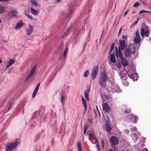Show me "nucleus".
I'll return each mask as SVG.
<instances>
[{"mask_svg": "<svg viewBox=\"0 0 151 151\" xmlns=\"http://www.w3.org/2000/svg\"><path fill=\"white\" fill-rule=\"evenodd\" d=\"M12 104L11 103L10 104L8 108V109L9 110L11 108V106H12Z\"/></svg>", "mask_w": 151, "mask_h": 151, "instance_id": "8fccbe9b", "label": "nucleus"}, {"mask_svg": "<svg viewBox=\"0 0 151 151\" xmlns=\"http://www.w3.org/2000/svg\"><path fill=\"white\" fill-rule=\"evenodd\" d=\"M36 68V65H35L31 70L29 71L25 80V82H27L30 78L32 77L35 72Z\"/></svg>", "mask_w": 151, "mask_h": 151, "instance_id": "0eeeda50", "label": "nucleus"}, {"mask_svg": "<svg viewBox=\"0 0 151 151\" xmlns=\"http://www.w3.org/2000/svg\"><path fill=\"white\" fill-rule=\"evenodd\" d=\"M30 2L32 3L33 5L35 6H37L38 5L37 3L34 0H31Z\"/></svg>", "mask_w": 151, "mask_h": 151, "instance_id": "e433bc0d", "label": "nucleus"}, {"mask_svg": "<svg viewBox=\"0 0 151 151\" xmlns=\"http://www.w3.org/2000/svg\"><path fill=\"white\" fill-rule=\"evenodd\" d=\"M25 14L26 15V16L28 17V18L30 19H34L35 20L37 21V20L36 19L33 18L32 16L29 15V14L25 13Z\"/></svg>", "mask_w": 151, "mask_h": 151, "instance_id": "c756f323", "label": "nucleus"}, {"mask_svg": "<svg viewBox=\"0 0 151 151\" xmlns=\"http://www.w3.org/2000/svg\"><path fill=\"white\" fill-rule=\"evenodd\" d=\"M130 112V110L129 109H127L125 111V113H126V114H127V113H129Z\"/></svg>", "mask_w": 151, "mask_h": 151, "instance_id": "49530a36", "label": "nucleus"}, {"mask_svg": "<svg viewBox=\"0 0 151 151\" xmlns=\"http://www.w3.org/2000/svg\"><path fill=\"white\" fill-rule=\"evenodd\" d=\"M107 80L106 72L103 71L100 75V83L102 87H105L106 86V81Z\"/></svg>", "mask_w": 151, "mask_h": 151, "instance_id": "7ed1b4c3", "label": "nucleus"}, {"mask_svg": "<svg viewBox=\"0 0 151 151\" xmlns=\"http://www.w3.org/2000/svg\"><path fill=\"white\" fill-rule=\"evenodd\" d=\"M10 66L9 65L8 63H7L6 65V69H7L9 68V67Z\"/></svg>", "mask_w": 151, "mask_h": 151, "instance_id": "3c124183", "label": "nucleus"}, {"mask_svg": "<svg viewBox=\"0 0 151 151\" xmlns=\"http://www.w3.org/2000/svg\"><path fill=\"white\" fill-rule=\"evenodd\" d=\"M137 128L136 127H134L131 129V130L132 131L135 132L137 130Z\"/></svg>", "mask_w": 151, "mask_h": 151, "instance_id": "4c0bfd02", "label": "nucleus"}, {"mask_svg": "<svg viewBox=\"0 0 151 151\" xmlns=\"http://www.w3.org/2000/svg\"><path fill=\"white\" fill-rule=\"evenodd\" d=\"M88 133L89 136L88 139L90 140H91L92 139V136L94 137L95 135V133L93 131L91 130L88 131Z\"/></svg>", "mask_w": 151, "mask_h": 151, "instance_id": "5701e85b", "label": "nucleus"}, {"mask_svg": "<svg viewBox=\"0 0 151 151\" xmlns=\"http://www.w3.org/2000/svg\"><path fill=\"white\" fill-rule=\"evenodd\" d=\"M122 31V29H120L119 30V34Z\"/></svg>", "mask_w": 151, "mask_h": 151, "instance_id": "052dcab7", "label": "nucleus"}, {"mask_svg": "<svg viewBox=\"0 0 151 151\" xmlns=\"http://www.w3.org/2000/svg\"><path fill=\"white\" fill-rule=\"evenodd\" d=\"M135 24H135V23H134L132 24L131 25H132V26H134Z\"/></svg>", "mask_w": 151, "mask_h": 151, "instance_id": "0e129e2a", "label": "nucleus"}, {"mask_svg": "<svg viewBox=\"0 0 151 151\" xmlns=\"http://www.w3.org/2000/svg\"><path fill=\"white\" fill-rule=\"evenodd\" d=\"M105 127L106 130L107 132H110L111 131V127L110 125L108 123H106L105 125Z\"/></svg>", "mask_w": 151, "mask_h": 151, "instance_id": "4be33fe9", "label": "nucleus"}, {"mask_svg": "<svg viewBox=\"0 0 151 151\" xmlns=\"http://www.w3.org/2000/svg\"><path fill=\"white\" fill-rule=\"evenodd\" d=\"M88 121L90 123H91L92 122V120L89 119H88Z\"/></svg>", "mask_w": 151, "mask_h": 151, "instance_id": "09e8293b", "label": "nucleus"}, {"mask_svg": "<svg viewBox=\"0 0 151 151\" xmlns=\"http://www.w3.org/2000/svg\"><path fill=\"white\" fill-rule=\"evenodd\" d=\"M99 71V68L98 66H95L93 68L91 73V76L93 80H94L96 77Z\"/></svg>", "mask_w": 151, "mask_h": 151, "instance_id": "6e6552de", "label": "nucleus"}, {"mask_svg": "<svg viewBox=\"0 0 151 151\" xmlns=\"http://www.w3.org/2000/svg\"><path fill=\"white\" fill-rule=\"evenodd\" d=\"M114 43H113L111 45L110 51L109 52V54H111L112 52V51H113V50L114 49Z\"/></svg>", "mask_w": 151, "mask_h": 151, "instance_id": "473e14b6", "label": "nucleus"}, {"mask_svg": "<svg viewBox=\"0 0 151 151\" xmlns=\"http://www.w3.org/2000/svg\"><path fill=\"white\" fill-rule=\"evenodd\" d=\"M127 73L128 77L130 78L133 79L134 81L137 80V77H138L137 74H133V73H130V71L127 72Z\"/></svg>", "mask_w": 151, "mask_h": 151, "instance_id": "4468645a", "label": "nucleus"}, {"mask_svg": "<svg viewBox=\"0 0 151 151\" xmlns=\"http://www.w3.org/2000/svg\"><path fill=\"white\" fill-rule=\"evenodd\" d=\"M82 100L83 103V104L85 108V111H86L87 109V103L86 101L84 99L83 97H82Z\"/></svg>", "mask_w": 151, "mask_h": 151, "instance_id": "b1692460", "label": "nucleus"}, {"mask_svg": "<svg viewBox=\"0 0 151 151\" xmlns=\"http://www.w3.org/2000/svg\"><path fill=\"white\" fill-rule=\"evenodd\" d=\"M110 60L112 63H114L116 62L115 57L114 54H112L111 55Z\"/></svg>", "mask_w": 151, "mask_h": 151, "instance_id": "bb28decb", "label": "nucleus"}, {"mask_svg": "<svg viewBox=\"0 0 151 151\" xmlns=\"http://www.w3.org/2000/svg\"><path fill=\"white\" fill-rule=\"evenodd\" d=\"M65 34L64 35H62L61 37H64V35H65Z\"/></svg>", "mask_w": 151, "mask_h": 151, "instance_id": "774afa93", "label": "nucleus"}, {"mask_svg": "<svg viewBox=\"0 0 151 151\" xmlns=\"http://www.w3.org/2000/svg\"><path fill=\"white\" fill-rule=\"evenodd\" d=\"M33 26L29 24L28 28L27 29L26 34L28 35H30L32 32L33 29Z\"/></svg>", "mask_w": 151, "mask_h": 151, "instance_id": "dca6fc26", "label": "nucleus"}, {"mask_svg": "<svg viewBox=\"0 0 151 151\" xmlns=\"http://www.w3.org/2000/svg\"><path fill=\"white\" fill-rule=\"evenodd\" d=\"M127 37V36H125L123 35V36H122V37L123 39H124V38H126Z\"/></svg>", "mask_w": 151, "mask_h": 151, "instance_id": "4d7b16f0", "label": "nucleus"}, {"mask_svg": "<svg viewBox=\"0 0 151 151\" xmlns=\"http://www.w3.org/2000/svg\"><path fill=\"white\" fill-rule=\"evenodd\" d=\"M103 110L106 112H109L110 110V106L106 103H104L102 104Z\"/></svg>", "mask_w": 151, "mask_h": 151, "instance_id": "2eb2a0df", "label": "nucleus"}, {"mask_svg": "<svg viewBox=\"0 0 151 151\" xmlns=\"http://www.w3.org/2000/svg\"><path fill=\"white\" fill-rule=\"evenodd\" d=\"M129 10H127L125 12L124 15V17L126 15V14H128V13L129 12Z\"/></svg>", "mask_w": 151, "mask_h": 151, "instance_id": "de8ad7c7", "label": "nucleus"}, {"mask_svg": "<svg viewBox=\"0 0 151 151\" xmlns=\"http://www.w3.org/2000/svg\"><path fill=\"white\" fill-rule=\"evenodd\" d=\"M146 28L142 27L141 29L140 32L141 35L142 37H144L145 35L146 37H148L149 34V32L148 30V28L146 29Z\"/></svg>", "mask_w": 151, "mask_h": 151, "instance_id": "1a4fd4ad", "label": "nucleus"}, {"mask_svg": "<svg viewBox=\"0 0 151 151\" xmlns=\"http://www.w3.org/2000/svg\"><path fill=\"white\" fill-rule=\"evenodd\" d=\"M114 43H113L111 45L110 51L109 52V54H111L112 52V51H113V50L114 49Z\"/></svg>", "mask_w": 151, "mask_h": 151, "instance_id": "72a5a7b5", "label": "nucleus"}, {"mask_svg": "<svg viewBox=\"0 0 151 151\" xmlns=\"http://www.w3.org/2000/svg\"><path fill=\"white\" fill-rule=\"evenodd\" d=\"M23 25L24 24L22 22L18 23H17L15 27V29H19L22 27Z\"/></svg>", "mask_w": 151, "mask_h": 151, "instance_id": "6ab92c4d", "label": "nucleus"}, {"mask_svg": "<svg viewBox=\"0 0 151 151\" xmlns=\"http://www.w3.org/2000/svg\"><path fill=\"white\" fill-rule=\"evenodd\" d=\"M65 99V96L63 95L62 96L61 98V101L62 103H63V101Z\"/></svg>", "mask_w": 151, "mask_h": 151, "instance_id": "79ce46f5", "label": "nucleus"}, {"mask_svg": "<svg viewBox=\"0 0 151 151\" xmlns=\"http://www.w3.org/2000/svg\"><path fill=\"white\" fill-rule=\"evenodd\" d=\"M136 37L134 38V43L136 44H139L141 40V38L140 36L139 32L137 31L136 33Z\"/></svg>", "mask_w": 151, "mask_h": 151, "instance_id": "ddd939ff", "label": "nucleus"}, {"mask_svg": "<svg viewBox=\"0 0 151 151\" xmlns=\"http://www.w3.org/2000/svg\"><path fill=\"white\" fill-rule=\"evenodd\" d=\"M143 151H148L147 149V148H145L143 149Z\"/></svg>", "mask_w": 151, "mask_h": 151, "instance_id": "6e6d98bb", "label": "nucleus"}, {"mask_svg": "<svg viewBox=\"0 0 151 151\" xmlns=\"http://www.w3.org/2000/svg\"><path fill=\"white\" fill-rule=\"evenodd\" d=\"M4 10V8L2 6H0V12L2 13Z\"/></svg>", "mask_w": 151, "mask_h": 151, "instance_id": "58836bf2", "label": "nucleus"}, {"mask_svg": "<svg viewBox=\"0 0 151 151\" xmlns=\"http://www.w3.org/2000/svg\"><path fill=\"white\" fill-rule=\"evenodd\" d=\"M122 73L121 72L120 73V76L122 79L126 80L127 78V77L126 76V74H123L122 75Z\"/></svg>", "mask_w": 151, "mask_h": 151, "instance_id": "a878e982", "label": "nucleus"}, {"mask_svg": "<svg viewBox=\"0 0 151 151\" xmlns=\"http://www.w3.org/2000/svg\"><path fill=\"white\" fill-rule=\"evenodd\" d=\"M68 10V12L67 14L66 18L69 20L73 14L74 9L73 6H72L70 7Z\"/></svg>", "mask_w": 151, "mask_h": 151, "instance_id": "9d476101", "label": "nucleus"}, {"mask_svg": "<svg viewBox=\"0 0 151 151\" xmlns=\"http://www.w3.org/2000/svg\"><path fill=\"white\" fill-rule=\"evenodd\" d=\"M18 14V12L15 9H13L11 10V12L8 13L9 18H12L16 16Z\"/></svg>", "mask_w": 151, "mask_h": 151, "instance_id": "9b49d317", "label": "nucleus"}, {"mask_svg": "<svg viewBox=\"0 0 151 151\" xmlns=\"http://www.w3.org/2000/svg\"><path fill=\"white\" fill-rule=\"evenodd\" d=\"M78 147H77V149L78 150V151H82L81 147V143L80 142H78L77 144Z\"/></svg>", "mask_w": 151, "mask_h": 151, "instance_id": "7c9ffc66", "label": "nucleus"}, {"mask_svg": "<svg viewBox=\"0 0 151 151\" xmlns=\"http://www.w3.org/2000/svg\"><path fill=\"white\" fill-rule=\"evenodd\" d=\"M110 142L111 145H116L118 144L119 140L116 137L113 136L110 138Z\"/></svg>", "mask_w": 151, "mask_h": 151, "instance_id": "f8f14e48", "label": "nucleus"}, {"mask_svg": "<svg viewBox=\"0 0 151 151\" xmlns=\"http://www.w3.org/2000/svg\"><path fill=\"white\" fill-rule=\"evenodd\" d=\"M119 45L118 46V50L117 48H116L115 51V55L116 57H117L118 54H122L121 50H124L125 47H127V45L125 43V41L124 40H120L119 41Z\"/></svg>", "mask_w": 151, "mask_h": 151, "instance_id": "f257e3e1", "label": "nucleus"}, {"mask_svg": "<svg viewBox=\"0 0 151 151\" xmlns=\"http://www.w3.org/2000/svg\"><path fill=\"white\" fill-rule=\"evenodd\" d=\"M18 144V142L17 141L7 144L6 146V151H12L17 147Z\"/></svg>", "mask_w": 151, "mask_h": 151, "instance_id": "20e7f679", "label": "nucleus"}, {"mask_svg": "<svg viewBox=\"0 0 151 151\" xmlns=\"http://www.w3.org/2000/svg\"><path fill=\"white\" fill-rule=\"evenodd\" d=\"M133 138H135L136 139H137L139 136H140V134L139 132L137 133H135L132 134Z\"/></svg>", "mask_w": 151, "mask_h": 151, "instance_id": "393cba45", "label": "nucleus"}, {"mask_svg": "<svg viewBox=\"0 0 151 151\" xmlns=\"http://www.w3.org/2000/svg\"><path fill=\"white\" fill-rule=\"evenodd\" d=\"M89 74V71L88 70H87L84 73V76L85 77H87Z\"/></svg>", "mask_w": 151, "mask_h": 151, "instance_id": "c9c22d12", "label": "nucleus"}, {"mask_svg": "<svg viewBox=\"0 0 151 151\" xmlns=\"http://www.w3.org/2000/svg\"><path fill=\"white\" fill-rule=\"evenodd\" d=\"M139 18H138L137 20V21L135 22H134L135 23V24H137L138 22V21L139 20Z\"/></svg>", "mask_w": 151, "mask_h": 151, "instance_id": "864d4df0", "label": "nucleus"}, {"mask_svg": "<svg viewBox=\"0 0 151 151\" xmlns=\"http://www.w3.org/2000/svg\"><path fill=\"white\" fill-rule=\"evenodd\" d=\"M90 91V88L86 90L84 93L85 96L87 100L89 101V93Z\"/></svg>", "mask_w": 151, "mask_h": 151, "instance_id": "aec40b11", "label": "nucleus"}, {"mask_svg": "<svg viewBox=\"0 0 151 151\" xmlns=\"http://www.w3.org/2000/svg\"><path fill=\"white\" fill-rule=\"evenodd\" d=\"M118 57H119L121 59L122 63L123 66L126 67L128 65V61L125 58L123 57L122 54L121 53L120 54H118V56L116 57L118 58Z\"/></svg>", "mask_w": 151, "mask_h": 151, "instance_id": "39448f33", "label": "nucleus"}, {"mask_svg": "<svg viewBox=\"0 0 151 151\" xmlns=\"http://www.w3.org/2000/svg\"><path fill=\"white\" fill-rule=\"evenodd\" d=\"M123 83L125 86H128L129 85L128 83L125 81H123Z\"/></svg>", "mask_w": 151, "mask_h": 151, "instance_id": "a19ab883", "label": "nucleus"}, {"mask_svg": "<svg viewBox=\"0 0 151 151\" xmlns=\"http://www.w3.org/2000/svg\"><path fill=\"white\" fill-rule=\"evenodd\" d=\"M125 131L127 133H128L129 132V131L128 129H126L125 130Z\"/></svg>", "mask_w": 151, "mask_h": 151, "instance_id": "5fc2aeb1", "label": "nucleus"}, {"mask_svg": "<svg viewBox=\"0 0 151 151\" xmlns=\"http://www.w3.org/2000/svg\"><path fill=\"white\" fill-rule=\"evenodd\" d=\"M2 62V61L1 59L0 58V63H1Z\"/></svg>", "mask_w": 151, "mask_h": 151, "instance_id": "69168bd1", "label": "nucleus"}, {"mask_svg": "<svg viewBox=\"0 0 151 151\" xmlns=\"http://www.w3.org/2000/svg\"><path fill=\"white\" fill-rule=\"evenodd\" d=\"M112 91L113 93H120L122 92L118 84L116 83H113L111 86Z\"/></svg>", "mask_w": 151, "mask_h": 151, "instance_id": "423d86ee", "label": "nucleus"}, {"mask_svg": "<svg viewBox=\"0 0 151 151\" xmlns=\"http://www.w3.org/2000/svg\"><path fill=\"white\" fill-rule=\"evenodd\" d=\"M70 27L68 28L67 29H66V31H65V30H64V32L66 34V33H67L70 30Z\"/></svg>", "mask_w": 151, "mask_h": 151, "instance_id": "a18cd8bd", "label": "nucleus"}, {"mask_svg": "<svg viewBox=\"0 0 151 151\" xmlns=\"http://www.w3.org/2000/svg\"><path fill=\"white\" fill-rule=\"evenodd\" d=\"M95 141L97 143L96 145L97 149L98 151H99L100 150V148L99 146V144L98 143V140L96 139H95Z\"/></svg>", "mask_w": 151, "mask_h": 151, "instance_id": "2f4dec72", "label": "nucleus"}, {"mask_svg": "<svg viewBox=\"0 0 151 151\" xmlns=\"http://www.w3.org/2000/svg\"><path fill=\"white\" fill-rule=\"evenodd\" d=\"M128 117H129L131 120H132L133 122L135 123H137V121L138 119V116H133L132 115H128Z\"/></svg>", "mask_w": 151, "mask_h": 151, "instance_id": "a211bd4d", "label": "nucleus"}, {"mask_svg": "<svg viewBox=\"0 0 151 151\" xmlns=\"http://www.w3.org/2000/svg\"><path fill=\"white\" fill-rule=\"evenodd\" d=\"M135 48L133 44H130L129 45L128 49L125 50L124 54L126 57H131L130 53L131 54H134L135 52Z\"/></svg>", "mask_w": 151, "mask_h": 151, "instance_id": "f03ea898", "label": "nucleus"}, {"mask_svg": "<svg viewBox=\"0 0 151 151\" xmlns=\"http://www.w3.org/2000/svg\"><path fill=\"white\" fill-rule=\"evenodd\" d=\"M15 62V60L10 59L9 61H8L7 63H8L9 65L10 66H11L12 64H13Z\"/></svg>", "mask_w": 151, "mask_h": 151, "instance_id": "c85d7f7f", "label": "nucleus"}, {"mask_svg": "<svg viewBox=\"0 0 151 151\" xmlns=\"http://www.w3.org/2000/svg\"><path fill=\"white\" fill-rule=\"evenodd\" d=\"M147 12V11H146L145 10H141L140 11V12H139V14H142L143 13H144V12Z\"/></svg>", "mask_w": 151, "mask_h": 151, "instance_id": "37998d69", "label": "nucleus"}, {"mask_svg": "<svg viewBox=\"0 0 151 151\" xmlns=\"http://www.w3.org/2000/svg\"><path fill=\"white\" fill-rule=\"evenodd\" d=\"M140 5L139 3V2L136 3L133 5L134 7H136Z\"/></svg>", "mask_w": 151, "mask_h": 151, "instance_id": "ea45409f", "label": "nucleus"}, {"mask_svg": "<svg viewBox=\"0 0 151 151\" xmlns=\"http://www.w3.org/2000/svg\"><path fill=\"white\" fill-rule=\"evenodd\" d=\"M101 143H102L101 146H102V147L103 149L104 147V141L103 139H102V140L101 141Z\"/></svg>", "mask_w": 151, "mask_h": 151, "instance_id": "c03bdc74", "label": "nucleus"}, {"mask_svg": "<svg viewBox=\"0 0 151 151\" xmlns=\"http://www.w3.org/2000/svg\"><path fill=\"white\" fill-rule=\"evenodd\" d=\"M89 127V125L87 123H85L84 125V133H85Z\"/></svg>", "mask_w": 151, "mask_h": 151, "instance_id": "cd10ccee", "label": "nucleus"}, {"mask_svg": "<svg viewBox=\"0 0 151 151\" xmlns=\"http://www.w3.org/2000/svg\"><path fill=\"white\" fill-rule=\"evenodd\" d=\"M146 12H148V13H149L150 14H151V11H147Z\"/></svg>", "mask_w": 151, "mask_h": 151, "instance_id": "bf43d9fd", "label": "nucleus"}, {"mask_svg": "<svg viewBox=\"0 0 151 151\" xmlns=\"http://www.w3.org/2000/svg\"><path fill=\"white\" fill-rule=\"evenodd\" d=\"M61 1V0H56V2L57 3H59V2H60Z\"/></svg>", "mask_w": 151, "mask_h": 151, "instance_id": "680f3d73", "label": "nucleus"}, {"mask_svg": "<svg viewBox=\"0 0 151 151\" xmlns=\"http://www.w3.org/2000/svg\"><path fill=\"white\" fill-rule=\"evenodd\" d=\"M96 109L99 112V115H100V112H99V111L98 109V106H97V105H96Z\"/></svg>", "mask_w": 151, "mask_h": 151, "instance_id": "603ef678", "label": "nucleus"}, {"mask_svg": "<svg viewBox=\"0 0 151 151\" xmlns=\"http://www.w3.org/2000/svg\"><path fill=\"white\" fill-rule=\"evenodd\" d=\"M30 11L32 14L35 15H37L39 14V12L33 8H31Z\"/></svg>", "mask_w": 151, "mask_h": 151, "instance_id": "412c9836", "label": "nucleus"}, {"mask_svg": "<svg viewBox=\"0 0 151 151\" xmlns=\"http://www.w3.org/2000/svg\"><path fill=\"white\" fill-rule=\"evenodd\" d=\"M40 85V83H39L37 84V86L34 90V91L32 95V97L34 98L37 94L38 90L39 89V87Z\"/></svg>", "mask_w": 151, "mask_h": 151, "instance_id": "f3484780", "label": "nucleus"}, {"mask_svg": "<svg viewBox=\"0 0 151 151\" xmlns=\"http://www.w3.org/2000/svg\"><path fill=\"white\" fill-rule=\"evenodd\" d=\"M0 1H1L3 2H4L6 1V0H0Z\"/></svg>", "mask_w": 151, "mask_h": 151, "instance_id": "e2e57ef3", "label": "nucleus"}, {"mask_svg": "<svg viewBox=\"0 0 151 151\" xmlns=\"http://www.w3.org/2000/svg\"><path fill=\"white\" fill-rule=\"evenodd\" d=\"M109 151H113V150L111 149H110L109 150Z\"/></svg>", "mask_w": 151, "mask_h": 151, "instance_id": "338daca9", "label": "nucleus"}, {"mask_svg": "<svg viewBox=\"0 0 151 151\" xmlns=\"http://www.w3.org/2000/svg\"><path fill=\"white\" fill-rule=\"evenodd\" d=\"M53 79H52V78H51L50 80V81L49 82V84L52 80H53Z\"/></svg>", "mask_w": 151, "mask_h": 151, "instance_id": "13d9d810", "label": "nucleus"}, {"mask_svg": "<svg viewBox=\"0 0 151 151\" xmlns=\"http://www.w3.org/2000/svg\"><path fill=\"white\" fill-rule=\"evenodd\" d=\"M68 51V49L67 48H65V50L64 52L63 56L65 57L66 55L67 54Z\"/></svg>", "mask_w": 151, "mask_h": 151, "instance_id": "f704fd0d", "label": "nucleus"}]
</instances>
